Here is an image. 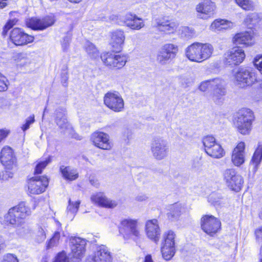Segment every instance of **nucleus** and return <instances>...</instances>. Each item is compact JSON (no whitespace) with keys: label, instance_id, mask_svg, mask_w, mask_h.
Listing matches in <instances>:
<instances>
[{"label":"nucleus","instance_id":"f257e3e1","mask_svg":"<svg viewBox=\"0 0 262 262\" xmlns=\"http://www.w3.org/2000/svg\"><path fill=\"white\" fill-rule=\"evenodd\" d=\"M213 50V46L209 43L196 42L187 47L185 53L190 61L200 63L209 58Z\"/></svg>","mask_w":262,"mask_h":262},{"label":"nucleus","instance_id":"f03ea898","mask_svg":"<svg viewBox=\"0 0 262 262\" xmlns=\"http://www.w3.org/2000/svg\"><path fill=\"white\" fill-rule=\"evenodd\" d=\"M254 119V113L250 109L242 108L236 113L234 124L240 134L243 135H249Z\"/></svg>","mask_w":262,"mask_h":262},{"label":"nucleus","instance_id":"7ed1b4c3","mask_svg":"<svg viewBox=\"0 0 262 262\" xmlns=\"http://www.w3.org/2000/svg\"><path fill=\"white\" fill-rule=\"evenodd\" d=\"M119 232L125 240L132 239L136 242L141 236L138 221L136 219L127 218L122 220L120 224Z\"/></svg>","mask_w":262,"mask_h":262},{"label":"nucleus","instance_id":"20e7f679","mask_svg":"<svg viewBox=\"0 0 262 262\" xmlns=\"http://www.w3.org/2000/svg\"><path fill=\"white\" fill-rule=\"evenodd\" d=\"M150 150L152 156L155 159L162 160L168 156L169 152L168 143L163 137H155L151 143Z\"/></svg>","mask_w":262,"mask_h":262},{"label":"nucleus","instance_id":"39448f33","mask_svg":"<svg viewBox=\"0 0 262 262\" xmlns=\"http://www.w3.org/2000/svg\"><path fill=\"white\" fill-rule=\"evenodd\" d=\"M223 178L227 186L231 190L238 192L243 185L244 179L235 169H227L223 173Z\"/></svg>","mask_w":262,"mask_h":262},{"label":"nucleus","instance_id":"423d86ee","mask_svg":"<svg viewBox=\"0 0 262 262\" xmlns=\"http://www.w3.org/2000/svg\"><path fill=\"white\" fill-rule=\"evenodd\" d=\"M178 47L172 43H167L162 47L157 56L158 62L161 65L169 63L176 56Z\"/></svg>","mask_w":262,"mask_h":262},{"label":"nucleus","instance_id":"0eeeda50","mask_svg":"<svg viewBox=\"0 0 262 262\" xmlns=\"http://www.w3.org/2000/svg\"><path fill=\"white\" fill-rule=\"evenodd\" d=\"M103 101L106 106L115 112H121L124 109V100L118 92L106 93L103 97Z\"/></svg>","mask_w":262,"mask_h":262},{"label":"nucleus","instance_id":"6e6552de","mask_svg":"<svg viewBox=\"0 0 262 262\" xmlns=\"http://www.w3.org/2000/svg\"><path fill=\"white\" fill-rule=\"evenodd\" d=\"M236 84L240 87L250 86L256 81L254 72L251 69L240 68L234 75Z\"/></svg>","mask_w":262,"mask_h":262},{"label":"nucleus","instance_id":"1a4fd4ad","mask_svg":"<svg viewBox=\"0 0 262 262\" xmlns=\"http://www.w3.org/2000/svg\"><path fill=\"white\" fill-rule=\"evenodd\" d=\"M203 143L205 152L209 156L220 159L224 156V150L220 144L216 143L214 137L208 136L204 137Z\"/></svg>","mask_w":262,"mask_h":262},{"label":"nucleus","instance_id":"9d476101","mask_svg":"<svg viewBox=\"0 0 262 262\" xmlns=\"http://www.w3.org/2000/svg\"><path fill=\"white\" fill-rule=\"evenodd\" d=\"M101 58L106 66L112 69H121L127 62V57L125 55L110 52L102 53Z\"/></svg>","mask_w":262,"mask_h":262},{"label":"nucleus","instance_id":"9b49d317","mask_svg":"<svg viewBox=\"0 0 262 262\" xmlns=\"http://www.w3.org/2000/svg\"><path fill=\"white\" fill-rule=\"evenodd\" d=\"M245 58L244 51L239 47H234L226 52L224 55V63L234 66L241 64Z\"/></svg>","mask_w":262,"mask_h":262},{"label":"nucleus","instance_id":"f8f14e48","mask_svg":"<svg viewBox=\"0 0 262 262\" xmlns=\"http://www.w3.org/2000/svg\"><path fill=\"white\" fill-rule=\"evenodd\" d=\"M49 184L48 179L45 176H36L28 181V191L32 194L43 192Z\"/></svg>","mask_w":262,"mask_h":262},{"label":"nucleus","instance_id":"ddd939ff","mask_svg":"<svg viewBox=\"0 0 262 262\" xmlns=\"http://www.w3.org/2000/svg\"><path fill=\"white\" fill-rule=\"evenodd\" d=\"M220 221L211 215H205L201 219V228L208 235L212 236L220 229Z\"/></svg>","mask_w":262,"mask_h":262},{"label":"nucleus","instance_id":"4468645a","mask_svg":"<svg viewBox=\"0 0 262 262\" xmlns=\"http://www.w3.org/2000/svg\"><path fill=\"white\" fill-rule=\"evenodd\" d=\"M55 21V16L51 14L41 18L32 17L27 21V25L34 30H43L52 26Z\"/></svg>","mask_w":262,"mask_h":262},{"label":"nucleus","instance_id":"2eb2a0df","mask_svg":"<svg viewBox=\"0 0 262 262\" xmlns=\"http://www.w3.org/2000/svg\"><path fill=\"white\" fill-rule=\"evenodd\" d=\"M10 40L15 46H24L32 42L34 37L25 33L21 29L15 28L10 33Z\"/></svg>","mask_w":262,"mask_h":262},{"label":"nucleus","instance_id":"dca6fc26","mask_svg":"<svg viewBox=\"0 0 262 262\" xmlns=\"http://www.w3.org/2000/svg\"><path fill=\"white\" fill-rule=\"evenodd\" d=\"M216 6L211 0H204L196 7L198 16L203 19H207L213 16Z\"/></svg>","mask_w":262,"mask_h":262},{"label":"nucleus","instance_id":"f3484780","mask_svg":"<svg viewBox=\"0 0 262 262\" xmlns=\"http://www.w3.org/2000/svg\"><path fill=\"white\" fill-rule=\"evenodd\" d=\"M70 243L73 256L75 258L81 259L85 254L86 241L78 237H71Z\"/></svg>","mask_w":262,"mask_h":262},{"label":"nucleus","instance_id":"a211bd4d","mask_svg":"<svg viewBox=\"0 0 262 262\" xmlns=\"http://www.w3.org/2000/svg\"><path fill=\"white\" fill-rule=\"evenodd\" d=\"M91 140L95 146L102 149L110 150L112 148L109 136L103 132H94L91 136Z\"/></svg>","mask_w":262,"mask_h":262},{"label":"nucleus","instance_id":"6ab92c4d","mask_svg":"<svg viewBox=\"0 0 262 262\" xmlns=\"http://www.w3.org/2000/svg\"><path fill=\"white\" fill-rule=\"evenodd\" d=\"M147 236L156 244H158L161 235V230L157 220H148L145 224Z\"/></svg>","mask_w":262,"mask_h":262},{"label":"nucleus","instance_id":"aec40b11","mask_svg":"<svg viewBox=\"0 0 262 262\" xmlns=\"http://www.w3.org/2000/svg\"><path fill=\"white\" fill-rule=\"evenodd\" d=\"M226 82L222 78L212 79L211 91L214 101L219 100L226 95Z\"/></svg>","mask_w":262,"mask_h":262},{"label":"nucleus","instance_id":"412c9836","mask_svg":"<svg viewBox=\"0 0 262 262\" xmlns=\"http://www.w3.org/2000/svg\"><path fill=\"white\" fill-rule=\"evenodd\" d=\"M245 144L244 142H240L234 148L231 161L236 166H239L245 162Z\"/></svg>","mask_w":262,"mask_h":262},{"label":"nucleus","instance_id":"4be33fe9","mask_svg":"<svg viewBox=\"0 0 262 262\" xmlns=\"http://www.w3.org/2000/svg\"><path fill=\"white\" fill-rule=\"evenodd\" d=\"M93 259L95 262H112L113 256L108 247L101 245L97 247Z\"/></svg>","mask_w":262,"mask_h":262},{"label":"nucleus","instance_id":"5701e85b","mask_svg":"<svg viewBox=\"0 0 262 262\" xmlns=\"http://www.w3.org/2000/svg\"><path fill=\"white\" fill-rule=\"evenodd\" d=\"M122 21L127 27L134 30H138L144 26L142 19L132 13L126 14L123 16Z\"/></svg>","mask_w":262,"mask_h":262},{"label":"nucleus","instance_id":"b1692460","mask_svg":"<svg viewBox=\"0 0 262 262\" xmlns=\"http://www.w3.org/2000/svg\"><path fill=\"white\" fill-rule=\"evenodd\" d=\"M91 200L93 203L103 207L114 208L117 205L116 201L110 200L101 192L92 194Z\"/></svg>","mask_w":262,"mask_h":262},{"label":"nucleus","instance_id":"393cba45","mask_svg":"<svg viewBox=\"0 0 262 262\" xmlns=\"http://www.w3.org/2000/svg\"><path fill=\"white\" fill-rule=\"evenodd\" d=\"M179 26L177 21L169 20H158L157 21L156 27L161 32L166 34L174 33Z\"/></svg>","mask_w":262,"mask_h":262},{"label":"nucleus","instance_id":"a878e982","mask_svg":"<svg viewBox=\"0 0 262 262\" xmlns=\"http://www.w3.org/2000/svg\"><path fill=\"white\" fill-rule=\"evenodd\" d=\"M55 121L59 127L63 131L71 133L73 130L72 127L67 121L64 111L56 110Z\"/></svg>","mask_w":262,"mask_h":262},{"label":"nucleus","instance_id":"bb28decb","mask_svg":"<svg viewBox=\"0 0 262 262\" xmlns=\"http://www.w3.org/2000/svg\"><path fill=\"white\" fill-rule=\"evenodd\" d=\"M125 40L124 32L121 30H117L112 33L111 45L114 51H120L123 46Z\"/></svg>","mask_w":262,"mask_h":262},{"label":"nucleus","instance_id":"cd10ccee","mask_svg":"<svg viewBox=\"0 0 262 262\" xmlns=\"http://www.w3.org/2000/svg\"><path fill=\"white\" fill-rule=\"evenodd\" d=\"M233 42L236 45L251 46L254 43L253 34L249 32L237 33L233 38Z\"/></svg>","mask_w":262,"mask_h":262},{"label":"nucleus","instance_id":"c85d7f7f","mask_svg":"<svg viewBox=\"0 0 262 262\" xmlns=\"http://www.w3.org/2000/svg\"><path fill=\"white\" fill-rule=\"evenodd\" d=\"M11 208L17 216V222L19 221L21 224L25 222V219L31 214L30 209L26 206L24 202H21Z\"/></svg>","mask_w":262,"mask_h":262},{"label":"nucleus","instance_id":"c756f323","mask_svg":"<svg viewBox=\"0 0 262 262\" xmlns=\"http://www.w3.org/2000/svg\"><path fill=\"white\" fill-rule=\"evenodd\" d=\"M0 159L4 165H11L14 163V158L12 149L9 147H4L1 152Z\"/></svg>","mask_w":262,"mask_h":262},{"label":"nucleus","instance_id":"7c9ffc66","mask_svg":"<svg viewBox=\"0 0 262 262\" xmlns=\"http://www.w3.org/2000/svg\"><path fill=\"white\" fill-rule=\"evenodd\" d=\"M60 170L63 177L67 180L73 181L78 177L77 171L69 166H61Z\"/></svg>","mask_w":262,"mask_h":262},{"label":"nucleus","instance_id":"2f4dec72","mask_svg":"<svg viewBox=\"0 0 262 262\" xmlns=\"http://www.w3.org/2000/svg\"><path fill=\"white\" fill-rule=\"evenodd\" d=\"M262 160V144H258L250 162V166H253L254 171H256L258 165Z\"/></svg>","mask_w":262,"mask_h":262},{"label":"nucleus","instance_id":"473e14b6","mask_svg":"<svg viewBox=\"0 0 262 262\" xmlns=\"http://www.w3.org/2000/svg\"><path fill=\"white\" fill-rule=\"evenodd\" d=\"M17 216L14 213L13 210L10 208L8 213L4 215V223L6 225H12L15 226L18 225H21V223L19 221L17 222Z\"/></svg>","mask_w":262,"mask_h":262},{"label":"nucleus","instance_id":"72a5a7b5","mask_svg":"<svg viewBox=\"0 0 262 262\" xmlns=\"http://www.w3.org/2000/svg\"><path fill=\"white\" fill-rule=\"evenodd\" d=\"M184 210V208L180 204L176 203L171 205L169 207V212L167 213L168 217L170 220L176 219Z\"/></svg>","mask_w":262,"mask_h":262},{"label":"nucleus","instance_id":"f704fd0d","mask_svg":"<svg viewBox=\"0 0 262 262\" xmlns=\"http://www.w3.org/2000/svg\"><path fill=\"white\" fill-rule=\"evenodd\" d=\"M15 227H16V233L20 237H27L30 235L32 233L31 228L25 222H24L22 225H18Z\"/></svg>","mask_w":262,"mask_h":262},{"label":"nucleus","instance_id":"c9c22d12","mask_svg":"<svg viewBox=\"0 0 262 262\" xmlns=\"http://www.w3.org/2000/svg\"><path fill=\"white\" fill-rule=\"evenodd\" d=\"M176 234L171 231L166 232L163 234L164 241L162 243V246H176Z\"/></svg>","mask_w":262,"mask_h":262},{"label":"nucleus","instance_id":"e433bc0d","mask_svg":"<svg viewBox=\"0 0 262 262\" xmlns=\"http://www.w3.org/2000/svg\"><path fill=\"white\" fill-rule=\"evenodd\" d=\"M161 251L163 258L166 260H169L175 254L176 246H162Z\"/></svg>","mask_w":262,"mask_h":262},{"label":"nucleus","instance_id":"4c0bfd02","mask_svg":"<svg viewBox=\"0 0 262 262\" xmlns=\"http://www.w3.org/2000/svg\"><path fill=\"white\" fill-rule=\"evenodd\" d=\"M29 56L27 53H19L15 56V60L18 65L23 67L31 62Z\"/></svg>","mask_w":262,"mask_h":262},{"label":"nucleus","instance_id":"58836bf2","mask_svg":"<svg viewBox=\"0 0 262 262\" xmlns=\"http://www.w3.org/2000/svg\"><path fill=\"white\" fill-rule=\"evenodd\" d=\"M80 203L79 201L72 202L70 199L69 200V205L67 208L68 215H71V217H73L78 211Z\"/></svg>","mask_w":262,"mask_h":262},{"label":"nucleus","instance_id":"ea45409f","mask_svg":"<svg viewBox=\"0 0 262 262\" xmlns=\"http://www.w3.org/2000/svg\"><path fill=\"white\" fill-rule=\"evenodd\" d=\"M85 50L90 57L92 58H96L98 57L99 53L94 45L92 43L86 41L85 44Z\"/></svg>","mask_w":262,"mask_h":262},{"label":"nucleus","instance_id":"a19ab883","mask_svg":"<svg viewBox=\"0 0 262 262\" xmlns=\"http://www.w3.org/2000/svg\"><path fill=\"white\" fill-rule=\"evenodd\" d=\"M236 3L242 9L247 11H252L254 9V4L251 0H235Z\"/></svg>","mask_w":262,"mask_h":262},{"label":"nucleus","instance_id":"79ce46f5","mask_svg":"<svg viewBox=\"0 0 262 262\" xmlns=\"http://www.w3.org/2000/svg\"><path fill=\"white\" fill-rule=\"evenodd\" d=\"M182 85L184 88H187L191 85L194 82V77L190 75L182 76L180 78Z\"/></svg>","mask_w":262,"mask_h":262},{"label":"nucleus","instance_id":"37998d69","mask_svg":"<svg viewBox=\"0 0 262 262\" xmlns=\"http://www.w3.org/2000/svg\"><path fill=\"white\" fill-rule=\"evenodd\" d=\"M225 22V19H217L215 20L210 25V29L213 31L222 30V23Z\"/></svg>","mask_w":262,"mask_h":262},{"label":"nucleus","instance_id":"c03bdc74","mask_svg":"<svg viewBox=\"0 0 262 262\" xmlns=\"http://www.w3.org/2000/svg\"><path fill=\"white\" fill-rule=\"evenodd\" d=\"M212 79L202 81L199 86V89L202 92H206L207 90L211 88Z\"/></svg>","mask_w":262,"mask_h":262},{"label":"nucleus","instance_id":"a18cd8bd","mask_svg":"<svg viewBox=\"0 0 262 262\" xmlns=\"http://www.w3.org/2000/svg\"><path fill=\"white\" fill-rule=\"evenodd\" d=\"M257 18V15L255 13H251L248 15L245 19V23L248 26L249 25H254L256 23V19Z\"/></svg>","mask_w":262,"mask_h":262},{"label":"nucleus","instance_id":"49530a36","mask_svg":"<svg viewBox=\"0 0 262 262\" xmlns=\"http://www.w3.org/2000/svg\"><path fill=\"white\" fill-rule=\"evenodd\" d=\"M35 121L34 115H32L28 117L26 120L25 123L22 125L21 127V129L24 132L26 131L29 128L30 125L33 123Z\"/></svg>","mask_w":262,"mask_h":262},{"label":"nucleus","instance_id":"de8ad7c7","mask_svg":"<svg viewBox=\"0 0 262 262\" xmlns=\"http://www.w3.org/2000/svg\"><path fill=\"white\" fill-rule=\"evenodd\" d=\"M8 83L6 77L0 73V92L5 91L7 90Z\"/></svg>","mask_w":262,"mask_h":262},{"label":"nucleus","instance_id":"09e8293b","mask_svg":"<svg viewBox=\"0 0 262 262\" xmlns=\"http://www.w3.org/2000/svg\"><path fill=\"white\" fill-rule=\"evenodd\" d=\"M60 236V233L58 231L55 232L48 244V247H51L56 246L58 243Z\"/></svg>","mask_w":262,"mask_h":262},{"label":"nucleus","instance_id":"8fccbe9b","mask_svg":"<svg viewBox=\"0 0 262 262\" xmlns=\"http://www.w3.org/2000/svg\"><path fill=\"white\" fill-rule=\"evenodd\" d=\"M36 236V240L37 242H42L46 238V232L45 231V229L42 227L38 228Z\"/></svg>","mask_w":262,"mask_h":262},{"label":"nucleus","instance_id":"3c124183","mask_svg":"<svg viewBox=\"0 0 262 262\" xmlns=\"http://www.w3.org/2000/svg\"><path fill=\"white\" fill-rule=\"evenodd\" d=\"M49 160H46L42 162L39 163L35 167L34 173L35 174H39L41 173L42 170L43 168H45L48 164L49 163Z\"/></svg>","mask_w":262,"mask_h":262},{"label":"nucleus","instance_id":"603ef678","mask_svg":"<svg viewBox=\"0 0 262 262\" xmlns=\"http://www.w3.org/2000/svg\"><path fill=\"white\" fill-rule=\"evenodd\" d=\"M182 34L187 38L192 37L194 34V30L187 27L182 28Z\"/></svg>","mask_w":262,"mask_h":262},{"label":"nucleus","instance_id":"864d4df0","mask_svg":"<svg viewBox=\"0 0 262 262\" xmlns=\"http://www.w3.org/2000/svg\"><path fill=\"white\" fill-rule=\"evenodd\" d=\"M54 262H69L66 253L63 251L59 253L56 256Z\"/></svg>","mask_w":262,"mask_h":262},{"label":"nucleus","instance_id":"5fc2aeb1","mask_svg":"<svg viewBox=\"0 0 262 262\" xmlns=\"http://www.w3.org/2000/svg\"><path fill=\"white\" fill-rule=\"evenodd\" d=\"M2 262H18L15 255L12 254H7L4 256Z\"/></svg>","mask_w":262,"mask_h":262},{"label":"nucleus","instance_id":"6e6d98bb","mask_svg":"<svg viewBox=\"0 0 262 262\" xmlns=\"http://www.w3.org/2000/svg\"><path fill=\"white\" fill-rule=\"evenodd\" d=\"M71 39V36L68 35L65 36L63 38V40L61 42V45L63 51H67L69 48Z\"/></svg>","mask_w":262,"mask_h":262},{"label":"nucleus","instance_id":"4d7b16f0","mask_svg":"<svg viewBox=\"0 0 262 262\" xmlns=\"http://www.w3.org/2000/svg\"><path fill=\"white\" fill-rule=\"evenodd\" d=\"M254 63L256 68L262 74V56L255 58Z\"/></svg>","mask_w":262,"mask_h":262},{"label":"nucleus","instance_id":"13d9d810","mask_svg":"<svg viewBox=\"0 0 262 262\" xmlns=\"http://www.w3.org/2000/svg\"><path fill=\"white\" fill-rule=\"evenodd\" d=\"M233 26L232 22L225 19V22L222 23V30L232 28Z\"/></svg>","mask_w":262,"mask_h":262},{"label":"nucleus","instance_id":"bf43d9fd","mask_svg":"<svg viewBox=\"0 0 262 262\" xmlns=\"http://www.w3.org/2000/svg\"><path fill=\"white\" fill-rule=\"evenodd\" d=\"M61 80L62 85L67 87L68 86V75L67 72L62 73L61 74Z\"/></svg>","mask_w":262,"mask_h":262},{"label":"nucleus","instance_id":"052dcab7","mask_svg":"<svg viewBox=\"0 0 262 262\" xmlns=\"http://www.w3.org/2000/svg\"><path fill=\"white\" fill-rule=\"evenodd\" d=\"M13 174L9 171H3L1 173H0V177L2 178L3 180H6L9 178L12 177Z\"/></svg>","mask_w":262,"mask_h":262},{"label":"nucleus","instance_id":"680f3d73","mask_svg":"<svg viewBox=\"0 0 262 262\" xmlns=\"http://www.w3.org/2000/svg\"><path fill=\"white\" fill-rule=\"evenodd\" d=\"M90 183L93 186L98 188L100 186V183L98 180L95 178L94 177L90 178Z\"/></svg>","mask_w":262,"mask_h":262},{"label":"nucleus","instance_id":"e2e57ef3","mask_svg":"<svg viewBox=\"0 0 262 262\" xmlns=\"http://www.w3.org/2000/svg\"><path fill=\"white\" fill-rule=\"evenodd\" d=\"M9 132L6 129H0V142L8 135Z\"/></svg>","mask_w":262,"mask_h":262},{"label":"nucleus","instance_id":"0e129e2a","mask_svg":"<svg viewBox=\"0 0 262 262\" xmlns=\"http://www.w3.org/2000/svg\"><path fill=\"white\" fill-rule=\"evenodd\" d=\"M255 234L257 238L262 239V227L257 229L255 231Z\"/></svg>","mask_w":262,"mask_h":262},{"label":"nucleus","instance_id":"69168bd1","mask_svg":"<svg viewBox=\"0 0 262 262\" xmlns=\"http://www.w3.org/2000/svg\"><path fill=\"white\" fill-rule=\"evenodd\" d=\"M147 197L144 194L139 195L136 197V200L139 202H142L147 200Z\"/></svg>","mask_w":262,"mask_h":262},{"label":"nucleus","instance_id":"338daca9","mask_svg":"<svg viewBox=\"0 0 262 262\" xmlns=\"http://www.w3.org/2000/svg\"><path fill=\"white\" fill-rule=\"evenodd\" d=\"M8 0H0V9H3L7 6Z\"/></svg>","mask_w":262,"mask_h":262},{"label":"nucleus","instance_id":"774afa93","mask_svg":"<svg viewBox=\"0 0 262 262\" xmlns=\"http://www.w3.org/2000/svg\"><path fill=\"white\" fill-rule=\"evenodd\" d=\"M14 24L13 23L12 21H8L5 26L4 27L5 28V29H7L8 30H9L13 26Z\"/></svg>","mask_w":262,"mask_h":262}]
</instances>
